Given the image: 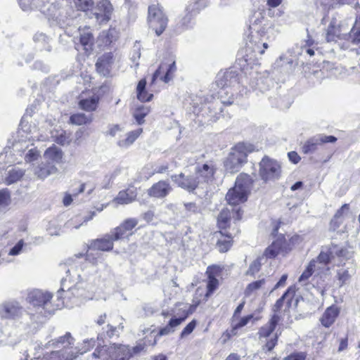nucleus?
<instances>
[{"label": "nucleus", "mask_w": 360, "mask_h": 360, "mask_svg": "<svg viewBox=\"0 0 360 360\" xmlns=\"http://www.w3.org/2000/svg\"><path fill=\"white\" fill-rule=\"evenodd\" d=\"M75 339L71 335V333L67 332L64 335L60 336L58 338L53 339L46 344V347H51L53 348H63L64 350H68L70 347L74 345Z\"/></svg>", "instance_id": "15"}, {"label": "nucleus", "mask_w": 360, "mask_h": 360, "mask_svg": "<svg viewBox=\"0 0 360 360\" xmlns=\"http://www.w3.org/2000/svg\"><path fill=\"white\" fill-rule=\"evenodd\" d=\"M170 191L171 187L167 181H160L148 190V195L155 198H164Z\"/></svg>", "instance_id": "22"}, {"label": "nucleus", "mask_w": 360, "mask_h": 360, "mask_svg": "<svg viewBox=\"0 0 360 360\" xmlns=\"http://www.w3.org/2000/svg\"><path fill=\"white\" fill-rule=\"evenodd\" d=\"M24 175V171L17 167H12L8 173V176L5 179V183L11 185L19 181Z\"/></svg>", "instance_id": "31"}, {"label": "nucleus", "mask_w": 360, "mask_h": 360, "mask_svg": "<svg viewBox=\"0 0 360 360\" xmlns=\"http://www.w3.org/2000/svg\"><path fill=\"white\" fill-rule=\"evenodd\" d=\"M316 261L312 259L307 265L306 269L303 271L299 278V283L302 285H305L308 283L309 278L312 276L316 267Z\"/></svg>", "instance_id": "32"}, {"label": "nucleus", "mask_w": 360, "mask_h": 360, "mask_svg": "<svg viewBox=\"0 0 360 360\" xmlns=\"http://www.w3.org/2000/svg\"><path fill=\"white\" fill-rule=\"evenodd\" d=\"M149 106L141 105L136 108L134 112V117L139 124H142L145 122V117L150 112Z\"/></svg>", "instance_id": "33"}, {"label": "nucleus", "mask_w": 360, "mask_h": 360, "mask_svg": "<svg viewBox=\"0 0 360 360\" xmlns=\"http://www.w3.org/2000/svg\"><path fill=\"white\" fill-rule=\"evenodd\" d=\"M148 22L150 27L160 36L167 27V18L158 5H152L148 7Z\"/></svg>", "instance_id": "5"}, {"label": "nucleus", "mask_w": 360, "mask_h": 360, "mask_svg": "<svg viewBox=\"0 0 360 360\" xmlns=\"http://www.w3.org/2000/svg\"><path fill=\"white\" fill-rule=\"evenodd\" d=\"M94 0H75V4L78 10L86 11L93 6Z\"/></svg>", "instance_id": "45"}, {"label": "nucleus", "mask_w": 360, "mask_h": 360, "mask_svg": "<svg viewBox=\"0 0 360 360\" xmlns=\"http://www.w3.org/2000/svg\"><path fill=\"white\" fill-rule=\"evenodd\" d=\"M98 98L93 96L89 99H84L79 101L80 107L86 111H94L97 108Z\"/></svg>", "instance_id": "37"}, {"label": "nucleus", "mask_w": 360, "mask_h": 360, "mask_svg": "<svg viewBox=\"0 0 360 360\" xmlns=\"http://www.w3.org/2000/svg\"><path fill=\"white\" fill-rule=\"evenodd\" d=\"M171 178L179 187L189 192L195 190L200 184V181L197 180L195 174L186 176L184 173H181L179 175H173Z\"/></svg>", "instance_id": "10"}, {"label": "nucleus", "mask_w": 360, "mask_h": 360, "mask_svg": "<svg viewBox=\"0 0 360 360\" xmlns=\"http://www.w3.org/2000/svg\"><path fill=\"white\" fill-rule=\"evenodd\" d=\"M136 197V193L132 189L120 191L114 201L120 205H126L132 202Z\"/></svg>", "instance_id": "26"}, {"label": "nucleus", "mask_w": 360, "mask_h": 360, "mask_svg": "<svg viewBox=\"0 0 360 360\" xmlns=\"http://www.w3.org/2000/svg\"><path fill=\"white\" fill-rule=\"evenodd\" d=\"M79 32L81 45L86 51L91 49L94 41V37L89 27L79 29Z\"/></svg>", "instance_id": "24"}, {"label": "nucleus", "mask_w": 360, "mask_h": 360, "mask_svg": "<svg viewBox=\"0 0 360 360\" xmlns=\"http://www.w3.org/2000/svg\"><path fill=\"white\" fill-rule=\"evenodd\" d=\"M281 319L280 315L273 314L269 321L259 329L258 338L262 343L264 344V347L267 351L274 349L278 342L281 333L278 334L275 330Z\"/></svg>", "instance_id": "4"}, {"label": "nucleus", "mask_w": 360, "mask_h": 360, "mask_svg": "<svg viewBox=\"0 0 360 360\" xmlns=\"http://www.w3.org/2000/svg\"><path fill=\"white\" fill-rule=\"evenodd\" d=\"M330 255L327 252H321L317 257V260L319 263L326 264L330 262Z\"/></svg>", "instance_id": "58"}, {"label": "nucleus", "mask_w": 360, "mask_h": 360, "mask_svg": "<svg viewBox=\"0 0 360 360\" xmlns=\"http://www.w3.org/2000/svg\"><path fill=\"white\" fill-rule=\"evenodd\" d=\"M146 79H141L138 83L136 91L137 98L142 102L150 101L153 95L152 94H148L146 91Z\"/></svg>", "instance_id": "30"}, {"label": "nucleus", "mask_w": 360, "mask_h": 360, "mask_svg": "<svg viewBox=\"0 0 360 360\" xmlns=\"http://www.w3.org/2000/svg\"><path fill=\"white\" fill-rule=\"evenodd\" d=\"M221 272V268L217 265L208 266L206 271L207 278H216L219 276Z\"/></svg>", "instance_id": "50"}, {"label": "nucleus", "mask_w": 360, "mask_h": 360, "mask_svg": "<svg viewBox=\"0 0 360 360\" xmlns=\"http://www.w3.org/2000/svg\"><path fill=\"white\" fill-rule=\"evenodd\" d=\"M195 326H196V321L195 320L191 321L188 324H187V326L181 331V335H180L181 338H183L190 335L193 331Z\"/></svg>", "instance_id": "52"}, {"label": "nucleus", "mask_w": 360, "mask_h": 360, "mask_svg": "<svg viewBox=\"0 0 360 360\" xmlns=\"http://www.w3.org/2000/svg\"><path fill=\"white\" fill-rule=\"evenodd\" d=\"M106 348V346H102V347H99L98 346V347L95 349V351L94 352V353L92 354V356L95 358H101L104 355V352H108V348Z\"/></svg>", "instance_id": "60"}, {"label": "nucleus", "mask_w": 360, "mask_h": 360, "mask_svg": "<svg viewBox=\"0 0 360 360\" xmlns=\"http://www.w3.org/2000/svg\"><path fill=\"white\" fill-rule=\"evenodd\" d=\"M112 63V53H105L98 58L96 63V70L100 74L106 76L110 73Z\"/></svg>", "instance_id": "20"}, {"label": "nucleus", "mask_w": 360, "mask_h": 360, "mask_svg": "<svg viewBox=\"0 0 360 360\" xmlns=\"http://www.w3.org/2000/svg\"><path fill=\"white\" fill-rule=\"evenodd\" d=\"M252 184L253 181L249 175L240 174L236 180L235 186L231 188L226 195L228 203L235 206L245 202Z\"/></svg>", "instance_id": "3"}, {"label": "nucleus", "mask_w": 360, "mask_h": 360, "mask_svg": "<svg viewBox=\"0 0 360 360\" xmlns=\"http://www.w3.org/2000/svg\"><path fill=\"white\" fill-rule=\"evenodd\" d=\"M22 304L15 300H7L0 304V317L4 319L19 320L24 314Z\"/></svg>", "instance_id": "6"}, {"label": "nucleus", "mask_w": 360, "mask_h": 360, "mask_svg": "<svg viewBox=\"0 0 360 360\" xmlns=\"http://www.w3.org/2000/svg\"><path fill=\"white\" fill-rule=\"evenodd\" d=\"M108 352L114 360H127L132 356L131 349L127 345L112 344L108 347Z\"/></svg>", "instance_id": "14"}, {"label": "nucleus", "mask_w": 360, "mask_h": 360, "mask_svg": "<svg viewBox=\"0 0 360 360\" xmlns=\"http://www.w3.org/2000/svg\"><path fill=\"white\" fill-rule=\"evenodd\" d=\"M49 354L51 360H73L77 356L72 351L64 349L53 351Z\"/></svg>", "instance_id": "29"}, {"label": "nucleus", "mask_w": 360, "mask_h": 360, "mask_svg": "<svg viewBox=\"0 0 360 360\" xmlns=\"http://www.w3.org/2000/svg\"><path fill=\"white\" fill-rule=\"evenodd\" d=\"M285 245V240L282 238H278L275 241H274L271 245H270L268 248H266L264 254L262 256H264V259L266 260L267 258H274L279 253L283 252L284 250V248Z\"/></svg>", "instance_id": "21"}, {"label": "nucleus", "mask_w": 360, "mask_h": 360, "mask_svg": "<svg viewBox=\"0 0 360 360\" xmlns=\"http://www.w3.org/2000/svg\"><path fill=\"white\" fill-rule=\"evenodd\" d=\"M166 70L165 68V63H162L158 69L154 72L153 75L152 82H155V81L158 79L161 80V77H164L165 75Z\"/></svg>", "instance_id": "54"}, {"label": "nucleus", "mask_w": 360, "mask_h": 360, "mask_svg": "<svg viewBox=\"0 0 360 360\" xmlns=\"http://www.w3.org/2000/svg\"><path fill=\"white\" fill-rule=\"evenodd\" d=\"M142 132V128H139L127 133L125 138L119 140L118 146L122 148H127L137 139Z\"/></svg>", "instance_id": "27"}, {"label": "nucleus", "mask_w": 360, "mask_h": 360, "mask_svg": "<svg viewBox=\"0 0 360 360\" xmlns=\"http://www.w3.org/2000/svg\"><path fill=\"white\" fill-rule=\"evenodd\" d=\"M337 277L340 283L342 285L345 283L350 278L349 271L345 268H340L337 272Z\"/></svg>", "instance_id": "49"}, {"label": "nucleus", "mask_w": 360, "mask_h": 360, "mask_svg": "<svg viewBox=\"0 0 360 360\" xmlns=\"http://www.w3.org/2000/svg\"><path fill=\"white\" fill-rule=\"evenodd\" d=\"M140 57H141L140 48L138 46L135 45L134 46V53L131 56V60L134 63V66L136 68H138V66H139L138 60L140 58Z\"/></svg>", "instance_id": "55"}, {"label": "nucleus", "mask_w": 360, "mask_h": 360, "mask_svg": "<svg viewBox=\"0 0 360 360\" xmlns=\"http://www.w3.org/2000/svg\"><path fill=\"white\" fill-rule=\"evenodd\" d=\"M32 346H33V348L35 350V353L34 354V355L37 354V353H38L40 350L43 349L44 348H46L45 345H44L42 344V342H35L32 344Z\"/></svg>", "instance_id": "63"}, {"label": "nucleus", "mask_w": 360, "mask_h": 360, "mask_svg": "<svg viewBox=\"0 0 360 360\" xmlns=\"http://www.w3.org/2000/svg\"><path fill=\"white\" fill-rule=\"evenodd\" d=\"M170 63H165V68L166 70L164 77H161V80L165 83L169 82L174 76V73L176 70L175 61L173 59L169 60Z\"/></svg>", "instance_id": "35"}, {"label": "nucleus", "mask_w": 360, "mask_h": 360, "mask_svg": "<svg viewBox=\"0 0 360 360\" xmlns=\"http://www.w3.org/2000/svg\"><path fill=\"white\" fill-rule=\"evenodd\" d=\"M58 159H49L41 162L34 168V173L41 179H44L51 174L56 173L57 168L55 161Z\"/></svg>", "instance_id": "16"}, {"label": "nucleus", "mask_w": 360, "mask_h": 360, "mask_svg": "<svg viewBox=\"0 0 360 360\" xmlns=\"http://www.w3.org/2000/svg\"><path fill=\"white\" fill-rule=\"evenodd\" d=\"M349 210V204H344L338 210H337L335 214V218H340L343 216V214L347 213Z\"/></svg>", "instance_id": "59"}, {"label": "nucleus", "mask_w": 360, "mask_h": 360, "mask_svg": "<svg viewBox=\"0 0 360 360\" xmlns=\"http://www.w3.org/2000/svg\"><path fill=\"white\" fill-rule=\"evenodd\" d=\"M337 140L334 136L318 134L307 140L303 145L302 150L304 154H309L317 150L318 146L326 143H333Z\"/></svg>", "instance_id": "9"}, {"label": "nucleus", "mask_w": 360, "mask_h": 360, "mask_svg": "<svg viewBox=\"0 0 360 360\" xmlns=\"http://www.w3.org/2000/svg\"><path fill=\"white\" fill-rule=\"evenodd\" d=\"M219 233L222 236H225L228 238V240H221L219 239L217 241V245L219 248V250L221 252H225L229 250L231 246L232 245V242L231 238H232L231 233H228L226 231H220Z\"/></svg>", "instance_id": "34"}, {"label": "nucleus", "mask_w": 360, "mask_h": 360, "mask_svg": "<svg viewBox=\"0 0 360 360\" xmlns=\"http://www.w3.org/2000/svg\"><path fill=\"white\" fill-rule=\"evenodd\" d=\"M70 121L72 124L76 125L85 124L91 122V117L86 116L84 113H77L71 115Z\"/></svg>", "instance_id": "39"}, {"label": "nucleus", "mask_w": 360, "mask_h": 360, "mask_svg": "<svg viewBox=\"0 0 360 360\" xmlns=\"http://www.w3.org/2000/svg\"><path fill=\"white\" fill-rule=\"evenodd\" d=\"M265 283V280L261 279L248 285L245 289V295H250L253 292L260 289Z\"/></svg>", "instance_id": "44"}, {"label": "nucleus", "mask_w": 360, "mask_h": 360, "mask_svg": "<svg viewBox=\"0 0 360 360\" xmlns=\"http://www.w3.org/2000/svg\"><path fill=\"white\" fill-rule=\"evenodd\" d=\"M21 128L18 130V133L22 139L15 142L13 144L12 150H10V153L8 155L11 156H22L25 155V158H38L41 156V152L37 149V148L34 147L32 145L30 148L24 149V147L22 144V142L28 140V141H34L35 139H39V135L37 132V129L36 126L25 124L22 122L20 124Z\"/></svg>", "instance_id": "2"}, {"label": "nucleus", "mask_w": 360, "mask_h": 360, "mask_svg": "<svg viewBox=\"0 0 360 360\" xmlns=\"http://www.w3.org/2000/svg\"><path fill=\"white\" fill-rule=\"evenodd\" d=\"M252 318L253 316L250 314L240 318L238 321L233 320L232 323V329L230 331V335H236L237 333V330L246 326Z\"/></svg>", "instance_id": "36"}, {"label": "nucleus", "mask_w": 360, "mask_h": 360, "mask_svg": "<svg viewBox=\"0 0 360 360\" xmlns=\"http://www.w3.org/2000/svg\"><path fill=\"white\" fill-rule=\"evenodd\" d=\"M241 216L240 207L233 208L231 211L228 208L224 209L220 212L217 218L218 226L221 231H226V229L231 218L233 217L236 220H240Z\"/></svg>", "instance_id": "13"}, {"label": "nucleus", "mask_w": 360, "mask_h": 360, "mask_svg": "<svg viewBox=\"0 0 360 360\" xmlns=\"http://www.w3.org/2000/svg\"><path fill=\"white\" fill-rule=\"evenodd\" d=\"M114 30L109 29L101 32L98 36V41H101L103 44L108 45L112 41Z\"/></svg>", "instance_id": "43"}, {"label": "nucleus", "mask_w": 360, "mask_h": 360, "mask_svg": "<svg viewBox=\"0 0 360 360\" xmlns=\"http://www.w3.org/2000/svg\"><path fill=\"white\" fill-rule=\"evenodd\" d=\"M266 262L264 256L258 257L255 261H253L247 271V275L255 276L257 272L259 271L262 264Z\"/></svg>", "instance_id": "38"}, {"label": "nucleus", "mask_w": 360, "mask_h": 360, "mask_svg": "<svg viewBox=\"0 0 360 360\" xmlns=\"http://www.w3.org/2000/svg\"><path fill=\"white\" fill-rule=\"evenodd\" d=\"M113 233L105 235L103 238L92 240L89 249L98 250L101 251H109L113 248Z\"/></svg>", "instance_id": "17"}, {"label": "nucleus", "mask_w": 360, "mask_h": 360, "mask_svg": "<svg viewBox=\"0 0 360 360\" xmlns=\"http://www.w3.org/2000/svg\"><path fill=\"white\" fill-rule=\"evenodd\" d=\"M34 40L36 41V42H40V43H42V44H47L48 43V38L43 33H39V34H36L34 37Z\"/></svg>", "instance_id": "61"}, {"label": "nucleus", "mask_w": 360, "mask_h": 360, "mask_svg": "<svg viewBox=\"0 0 360 360\" xmlns=\"http://www.w3.org/2000/svg\"><path fill=\"white\" fill-rule=\"evenodd\" d=\"M35 0H18L19 4L23 11H28L36 8Z\"/></svg>", "instance_id": "53"}, {"label": "nucleus", "mask_w": 360, "mask_h": 360, "mask_svg": "<svg viewBox=\"0 0 360 360\" xmlns=\"http://www.w3.org/2000/svg\"><path fill=\"white\" fill-rule=\"evenodd\" d=\"M191 19L192 14L191 13H188L179 20L178 24L180 25L182 29L187 28L191 21Z\"/></svg>", "instance_id": "56"}, {"label": "nucleus", "mask_w": 360, "mask_h": 360, "mask_svg": "<svg viewBox=\"0 0 360 360\" xmlns=\"http://www.w3.org/2000/svg\"><path fill=\"white\" fill-rule=\"evenodd\" d=\"M240 160L241 159H226L224 163L226 170L230 173L238 172L243 162L240 161Z\"/></svg>", "instance_id": "40"}, {"label": "nucleus", "mask_w": 360, "mask_h": 360, "mask_svg": "<svg viewBox=\"0 0 360 360\" xmlns=\"http://www.w3.org/2000/svg\"><path fill=\"white\" fill-rule=\"evenodd\" d=\"M339 313L340 310L337 306L332 305L328 307L320 319L321 324L326 328H329L333 324Z\"/></svg>", "instance_id": "23"}, {"label": "nucleus", "mask_w": 360, "mask_h": 360, "mask_svg": "<svg viewBox=\"0 0 360 360\" xmlns=\"http://www.w3.org/2000/svg\"><path fill=\"white\" fill-rule=\"evenodd\" d=\"M52 137L54 138V140L56 143L61 145H65L70 141V135L63 129L56 131V134L53 133Z\"/></svg>", "instance_id": "41"}, {"label": "nucleus", "mask_w": 360, "mask_h": 360, "mask_svg": "<svg viewBox=\"0 0 360 360\" xmlns=\"http://www.w3.org/2000/svg\"><path fill=\"white\" fill-rule=\"evenodd\" d=\"M121 130H122V129L120 128V127L118 124L113 125L110 127L108 134L110 135H111L112 136H115L117 132H118Z\"/></svg>", "instance_id": "64"}, {"label": "nucleus", "mask_w": 360, "mask_h": 360, "mask_svg": "<svg viewBox=\"0 0 360 360\" xmlns=\"http://www.w3.org/2000/svg\"><path fill=\"white\" fill-rule=\"evenodd\" d=\"M137 224L138 219L135 218H129L124 220L119 226L112 231L114 240H118L131 236L133 233L132 230Z\"/></svg>", "instance_id": "12"}, {"label": "nucleus", "mask_w": 360, "mask_h": 360, "mask_svg": "<svg viewBox=\"0 0 360 360\" xmlns=\"http://www.w3.org/2000/svg\"><path fill=\"white\" fill-rule=\"evenodd\" d=\"M189 313L187 309H184L180 313H176L173 316L167 326L160 329L158 335H167L174 332L175 328L178 327L188 316Z\"/></svg>", "instance_id": "11"}, {"label": "nucleus", "mask_w": 360, "mask_h": 360, "mask_svg": "<svg viewBox=\"0 0 360 360\" xmlns=\"http://www.w3.org/2000/svg\"><path fill=\"white\" fill-rule=\"evenodd\" d=\"M66 274V277L61 281L62 287L57 292L58 302L55 306L51 302L53 295L51 292L39 289L28 292L26 302L37 314L46 316L62 307L79 306L85 299L84 289H91L93 278L89 276L84 281L85 274L76 267L68 269Z\"/></svg>", "instance_id": "1"}, {"label": "nucleus", "mask_w": 360, "mask_h": 360, "mask_svg": "<svg viewBox=\"0 0 360 360\" xmlns=\"http://www.w3.org/2000/svg\"><path fill=\"white\" fill-rule=\"evenodd\" d=\"M112 6L108 0H101L91 11V18H94L99 24L107 22L110 19Z\"/></svg>", "instance_id": "8"}, {"label": "nucleus", "mask_w": 360, "mask_h": 360, "mask_svg": "<svg viewBox=\"0 0 360 360\" xmlns=\"http://www.w3.org/2000/svg\"><path fill=\"white\" fill-rule=\"evenodd\" d=\"M262 20H264V17L261 12H255L253 14L250 20V30H251L252 34L254 32H255L257 35H261V32H264V30H262L260 28V23L262 22Z\"/></svg>", "instance_id": "28"}, {"label": "nucleus", "mask_w": 360, "mask_h": 360, "mask_svg": "<svg viewBox=\"0 0 360 360\" xmlns=\"http://www.w3.org/2000/svg\"><path fill=\"white\" fill-rule=\"evenodd\" d=\"M11 203V195L8 189L0 191V207H5Z\"/></svg>", "instance_id": "47"}, {"label": "nucleus", "mask_w": 360, "mask_h": 360, "mask_svg": "<svg viewBox=\"0 0 360 360\" xmlns=\"http://www.w3.org/2000/svg\"><path fill=\"white\" fill-rule=\"evenodd\" d=\"M62 151L57 146H52L49 148L44 152L45 158H62Z\"/></svg>", "instance_id": "48"}, {"label": "nucleus", "mask_w": 360, "mask_h": 360, "mask_svg": "<svg viewBox=\"0 0 360 360\" xmlns=\"http://www.w3.org/2000/svg\"><path fill=\"white\" fill-rule=\"evenodd\" d=\"M218 83L222 87L234 86L238 84V75L233 70L226 71Z\"/></svg>", "instance_id": "25"}, {"label": "nucleus", "mask_w": 360, "mask_h": 360, "mask_svg": "<svg viewBox=\"0 0 360 360\" xmlns=\"http://www.w3.org/2000/svg\"><path fill=\"white\" fill-rule=\"evenodd\" d=\"M259 172L261 179L266 183L279 176L281 167L274 159H262L259 162Z\"/></svg>", "instance_id": "7"}, {"label": "nucleus", "mask_w": 360, "mask_h": 360, "mask_svg": "<svg viewBox=\"0 0 360 360\" xmlns=\"http://www.w3.org/2000/svg\"><path fill=\"white\" fill-rule=\"evenodd\" d=\"M24 243L22 240H19L9 252L10 255H18L21 252Z\"/></svg>", "instance_id": "57"}, {"label": "nucleus", "mask_w": 360, "mask_h": 360, "mask_svg": "<svg viewBox=\"0 0 360 360\" xmlns=\"http://www.w3.org/2000/svg\"><path fill=\"white\" fill-rule=\"evenodd\" d=\"M304 359L305 356L302 353H295L285 358L284 360H304Z\"/></svg>", "instance_id": "62"}, {"label": "nucleus", "mask_w": 360, "mask_h": 360, "mask_svg": "<svg viewBox=\"0 0 360 360\" xmlns=\"http://www.w3.org/2000/svg\"><path fill=\"white\" fill-rule=\"evenodd\" d=\"M288 291L285 292L275 303V304L273 307V314H278L281 315V309L283 305V302L285 299L288 297Z\"/></svg>", "instance_id": "51"}, {"label": "nucleus", "mask_w": 360, "mask_h": 360, "mask_svg": "<svg viewBox=\"0 0 360 360\" xmlns=\"http://www.w3.org/2000/svg\"><path fill=\"white\" fill-rule=\"evenodd\" d=\"M214 173V168L212 165L209 164H203L202 165H197L195 167V176L197 180L200 181V184L202 183L208 182L213 177Z\"/></svg>", "instance_id": "18"}, {"label": "nucleus", "mask_w": 360, "mask_h": 360, "mask_svg": "<svg viewBox=\"0 0 360 360\" xmlns=\"http://www.w3.org/2000/svg\"><path fill=\"white\" fill-rule=\"evenodd\" d=\"M254 37V35L251 36V39L249 41L248 46L253 45V44H255L254 46H251L253 51L255 52L259 53L260 54H263L264 53V49L268 48V44L266 42L256 41L253 39Z\"/></svg>", "instance_id": "42"}, {"label": "nucleus", "mask_w": 360, "mask_h": 360, "mask_svg": "<svg viewBox=\"0 0 360 360\" xmlns=\"http://www.w3.org/2000/svg\"><path fill=\"white\" fill-rule=\"evenodd\" d=\"M256 150V147L250 143L240 142L231 148L229 155L233 158H245L251 153Z\"/></svg>", "instance_id": "19"}, {"label": "nucleus", "mask_w": 360, "mask_h": 360, "mask_svg": "<svg viewBox=\"0 0 360 360\" xmlns=\"http://www.w3.org/2000/svg\"><path fill=\"white\" fill-rule=\"evenodd\" d=\"M207 292L205 296L209 297L214 290H217L219 285V281L216 278H207Z\"/></svg>", "instance_id": "46"}]
</instances>
